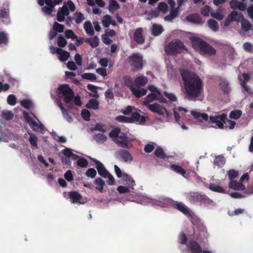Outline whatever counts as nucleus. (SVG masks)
I'll return each mask as SVG.
<instances>
[{
	"instance_id": "nucleus-5",
	"label": "nucleus",
	"mask_w": 253,
	"mask_h": 253,
	"mask_svg": "<svg viewBox=\"0 0 253 253\" xmlns=\"http://www.w3.org/2000/svg\"><path fill=\"white\" fill-rule=\"evenodd\" d=\"M76 9L75 4L71 0H68L64 2L63 6L59 8L57 13V19L59 22L65 20V17L69 14L70 11H74Z\"/></svg>"
},
{
	"instance_id": "nucleus-24",
	"label": "nucleus",
	"mask_w": 253,
	"mask_h": 253,
	"mask_svg": "<svg viewBox=\"0 0 253 253\" xmlns=\"http://www.w3.org/2000/svg\"><path fill=\"white\" fill-rule=\"evenodd\" d=\"M171 202V199L169 198H165L164 197L159 198L158 200H153L151 202L154 205L160 206L161 207H165L168 206Z\"/></svg>"
},
{
	"instance_id": "nucleus-41",
	"label": "nucleus",
	"mask_w": 253,
	"mask_h": 253,
	"mask_svg": "<svg viewBox=\"0 0 253 253\" xmlns=\"http://www.w3.org/2000/svg\"><path fill=\"white\" fill-rule=\"evenodd\" d=\"M112 23V17L109 15L106 14L104 15L102 19V23L103 26L107 28L109 27Z\"/></svg>"
},
{
	"instance_id": "nucleus-55",
	"label": "nucleus",
	"mask_w": 253,
	"mask_h": 253,
	"mask_svg": "<svg viewBox=\"0 0 253 253\" xmlns=\"http://www.w3.org/2000/svg\"><path fill=\"white\" fill-rule=\"evenodd\" d=\"M211 8L208 5L205 6L203 8H201V14L206 17H208L211 14Z\"/></svg>"
},
{
	"instance_id": "nucleus-60",
	"label": "nucleus",
	"mask_w": 253,
	"mask_h": 253,
	"mask_svg": "<svg viewBox=\"0 0 253 253\" xmlns=\"http://www.w3.org/2000/svg\"><path fill=\"white\" fill-rule=\"evenodd\" d=\"M65 35L66 38L75 40L77 39V37L75 35L73 31L71 30H68L65 32Z\"/></svg>"
},
{
	"instance_id": "nucleus-30",
	"label": "nucleus",
	"mask_w": 253,
	"mask_h": 253,
	"mask_svg": "<svg viewBox=\"0 0 253 253\" xmlns=\"http://www.w3.org/2000/svg\"><path fill=\"white\" fill-rule=\"evenodd\" d=\"M58 58L62 62H65L68 60L70 55V53L62 49H58Z\"/></svg>"
},
{
	"instance_id": "nucleus-52",
	"label": "nucleus",
	"mask_w": 253,
	"mask_h": 253,
	"mask_svg": "<svg viewBox=\"0 0 253 253\" xmlns=\"http://www.w3.org/2000/svg\"><path fill=\"white\" fill-rule=\"evenodd\" d=\"M20 104L23 107L28 109L32 108L34 106L33 102L29 99L23 100L21 101Z\"/></svg>"
},
{
	"instance_id": "nucleus-16",
	"label": "nucleus",
	"mask_w": 253,
	"mask_h": 253,
	"mask_svg": "<svg viewBox=\"0 0 253 253\" xmlns=\"http://www.w3.org/2000/svg\"><path fill=\"white\" fill-rule=\"evenodd\" d=\"M115 156L117 158H120L125 162H130L132 160L131 155L126 150H118L116 152Z\"/></svg>"
},
{
	"instance_id": "nucleus-20",
	"label": "nucleus",
	"mask_w": 253,
	"mask_h": 253,
	"mask_svg": "<svg viewBox=\"0 0 253 253\" xmlns=\"http://www.w3.org/2000/svg\"><path fill=\"white\" fill-rule=\"evenodd\" d=\"M230 6L233 9H239L242 11H244L247 8L246 4L237 0H232L230 2Z\"/></svg>"
},
{
	"instance_id": "nucleus-29",
	"label": "nucleus",
	"mask_w": 253,
	"mask_h": 253,
	"mask_svg": "<svg viewBox=\"0 0 253 253\" xmlns=\"http://www.w3.org/2000/svg\"><path fill=\"white\" fill-rule=\"evenodd\" d=\"M225 12L224 9H218L215 12L211 13V15L213 18H214L218 20H222L225 15Z\"/></svg>"
},
{
	"instance_id": "nucleus-9",
	"label": "nucleus",
	"mask_w": 253,
	"mask_h": 253,
	"mask_svg": "<svg viewBox=\"0 0 253 253\" xmlns=\"http://www.w3.org/2000/svg\"><path fill=\"white\" fill-rule=\"evenodd\" d=\"M183 49L186 48L183 43L177 40L172 41L166 48V52L169 54H175L180 53Z\"/></svg>"
},
{
	"instance_id": "nucleus-38",
	"label": "nucleus",
	"mask_w": 253,
	"mask_h": 253,
	"mask_svg": "<svg viewBox=\"0 0 253 253\" xmlns=\"http://www.w3.org/2000/svg\"><path fill=\"white\" fill-rule=\"evenodd\" d=\"M189 247L191 249V251L195 253H200L202 252V249L200 246L195 242H190Z\"/></svg>"
},
{
	"instance_id": "nucleus-40",
	"label": "nucleus",
	"mask_w": 253,
	"mask_h": 253,
	"mask_svg": "<svg viewBox=\"0 0 253 253\" xmlns=\"http://www.w3.org/2000/svg\"><path fill=\"white\" fill-rule=\"evenodd\" d=\"M84 28L86 33L90 35L94 34V30L91 25V23L89 21H86L84 23Z\"/></svg>"
},
{
	"instance_id": "nucleus-45",
	"label": "nucleus",
	"mask_w": 253,
	"mask_h": 253,
	"mask_svg": "<svg viewBox=\"0 0 253 253\" xmlns=\"http://www.w3.org/2000/svg\"><path fill=\"white\" fill-rule=\"evenodd\" d=\"M29 135H30L29 142L30 144L34 148H38V137L35 134L33 133H29Z\"/></svg>"
},
{
	"instance_id": "nucleus-12",
	"label": "nucleus",
	"mask_w": 253,
	"mask_h": 253,
	"mask_svg": "<svg viewBox=\"0 0 253 253\" xmlns=\"http://www.w3.org/2000/svg\"><path fill=\"white\" fill-rule=\"evenodd\" d=\"M151 111L157 113L159 115H164L166 114L167 117L169 116V114L167 109L158 103H155L150 105H148L147 107Z\"/></svg>"
},
{
	"instance_id": "nucleus-44",
	"label": "nucleus",
	"mask_w": 253,
	"mask_h": 253,
	"mask_svg": "<svg viewBox=\"0 0 253 253\" xmlns=\"http://www.w3.org/2000/svg\"><path fill=\"white\" fill-rule=\"evenodd\" d=\"M163 31V27L161 25L154 24L152 26V34L154 36L160 35Z\"/></svg>"
},
{
	"instance_id": "nucleus-31",
	"label": "nucleus",
	"mask_w": 253,
	"mask_h": 253,
	"mask_svg": "<svg viewBox=\"0 0 253 253\" xmlns=\"http://www.w3.org/2000/svg\"><path fill=\"white\" fill-rule=\"evenodd\" d=\"M175 207L177 209L185 215H190V211L187 207L183 203L176 202Z\"/></svg>"
},
{
	"instance_id": "nucleus-53",
	"label": "nucleus",
	"mask_w": 253,
	"mask_h": 253,
	"mask_svg": "<svg viewBox=\"0 0 253 253\" xmlns=\"http://www.w3.org/2000/svg\"><path fill=\"white\" fill-rule=\"evenodd\" d=\"M84 79L93 81L96 80V75L93 73H84L82 75Z\"/></svg>"
},
{
	"instance_id": "nucleus-22",
	"label": "nucleus",
	"mask_w": 253,
	"mask_h": 253,
	"mask_svg": "<svg viewBox=\"0 0 253 253\" xmlns=\"http://www.w3.org/2000/svg\"><path fill=\"white\" fill-rule=\"evenodd\" d=\"M57 104L62 111L64 118L68 122L71 123L73 121L72 117L69 114L67 110L64 108L62 103L59 99L56 100Z\"/></svg>"
},
{
	"instance_id": "nucleus-58",
	"label": "nucleus",
	"mask_w": 253,
	"mask_h": 253,
	"mask_svg": "<svg viewBox=\"0 0 253 253\" xmlns=\"http://www.w3.org/2000/svg\"><path fill=\"white\" fill-rule=\"evenodd\" d=\"M158 10L166 13L168 11V5L165 2H161L158 5Z\"/></svg>"
},
{
	"instance_id": "nucleus-7",
	"label": "nucleus",
	"mask_w": 253,
	"mask_h": 253,
	"mask_svg": "<svg viewBox=\"0 0 253 253\" xmlns=\"http://www.w3.org/2000/svg\"><path fill=\"white\" fill-rule=\"evenodd\" d=\"M149 90L151 92L143 100V105L148 107V105H151L150 103L156 100L160 99L161 92L154 85H149Z\"/></svg>"
},
{
	"instance_id": "nucleus-35",
	"label": "nucleus",
	"mask_w": 253,
	"mask_h": 253,
	"mask_svg": "<svg viewBox=\"0 0 253 253\" xmlns=\"http://www.w3.org/2000/svg\"><path fill=\"white\" fill-rule=\"evenodd\" d=\"M243 77L244 80L242 81L241 85L246 92L250 93V88L246 85V83L249 81L250 76L248 74L244 73Z\"/></svg>"
},
{
	"instance_id": "nucleus-18",
	"label": "nucleus",
	"mask_w": 253,
	"mask_h": 253,
	"mask_svg": "<svg viewBox=\"0 0 253 253\" xmlns=\"http://www.w3.org/2000/svg\"><path fill=\"white\" fill-rule=\"evenodd\" d=\"M134 41L139 44H142L144 42V37L143 34V29L142 28L137 29L133 34Z\"/></svg>"
},
{
	"instance_id": "nucleus-28",
	"label": "nucleus",
	"mask_w": 253,
	"mask_h": 253,
	"mask_svg": "<svg viewBox=\"0 0 253 253\" xmlns=\"http://www.w3.org/2000/svg\"><path fill=\"white\" fill-rule=\"evenodd\" d=\"M131 123H139L142 124L145 122L144 117L138 113H133L130 117Z\"/></svg>"
},
{
	"instance_id": "nucleus-11",
	"label": "nucleus",
	"mask_w": 253,
	"mask_h": 253,
	"mask_svg": "<svg viewBox=\"0 0 253 253\" xmlns=\"http://www.w3.org/2000/svg\"><path fill=\"white\" fill-rule=\"evenodd\" d=\"M226 115L222 114L220 115L211 116L209 117V123L215 124L219 128H223L225 124Z\"/></svg>"
},
{
	"instance_id": "nucleus-57",
	"label": "nucleus",
	"mask_w": 253,
	"mask_h": 253,
	"mask_svg": "<svg viewBox=\"0 0 253 253\" xmlns=\"http://www.w3.org/2000/svg\"><path fill=\"white\" fill-rule=\"evenodd\" d=\"M171 168L175 171L181 174L182 175H184L186 173L185 170L179 166L172 165H171Z\"/></svg>"
},
{
	"instance_id": "nucleus-49",
	"label": "nucleus",
	"mask_w": 253,
	"mask_h": 253,
	"mask_svg": "<svg viewBox=\"0 0 253 253\" xmlns=\"http://www.w3.org/2000/svg\"><path fill=\"white\" fill-rule=\"evenodd\" d=\"M225 163V160L222 156H218L214 160V164L219 167H222Z\"/></svg>"
},
{
	"instance_id": "nucleus-27",
	"label": "nucleus",
	"mask_w": 253,
	"mask_h": 253,
	"mask_svg": "<svg viewBox=\"0 0 253 253\" xmlns=\"http://www.w3.org/2000/svg\"><path fill=\"white\" fill-rule=\"evenodd\" d=\"M189 199L192 203H195L198 202H201L204 199L203 195L196 193H190L189 194Z\"/></svg>"
},
{
	"instance_id": "nucleus-2",
	"label": "nucleus",
	"mask_w": 253,
	"mask_h": 253,
	"mask_svg": "<svg viewBox=\"0 0 253 253\" xmlns=\"http://www.w3.org/2000/svg\"><path fill=\"white\" fill-rule=\"evenodd\" d=\"M191 41L194 48L200 54L207 56L215 54L216 50L202 40L192 36L191 37Z\"/></svg>"
},
{
	"instance_id": "nucleus-48",
	"label": "nucleus",
	"mask_w": 253,
	"mask_h": 253,
	"mask_svg": "<svg viewBox=\"0 0 253 253\" xmlns=\"http://www.w3.org/2000/svg\"><path fill=\"white\" fill-rule=\"evenodd\" d=\"M94 140L98 143H103L106 141L107 137L103 133H97L94 135Z\"/></svg>"
},
{
	"instance_id": "nucleus-1",
	"label": "nucleus",
	"mask_w": 253,
	"mask_h": 253,
	"mask_svg": "<svg viewBox=\"0 0 253 253\" xmlns=\"http://www.w3.org/2000/svg\"><path fill=\"white\" fill-rule=\"evenodd\" d=\"M180 73L186 97L190 100L198 97L202 90V82L200 78L194 73L185 69L181 70Z\"/></svg>"
},
{
	"instance_id": "nucleus-42",
	"label": "nucleus",
	"mask_w": 253,
	"mask_h": 253,
	"mask_svg": "<svg viewBox=\"0 0 253 253\" xmlns=\"http://www.w3.org/2000/svg\"><path fill=\"white\" fill-rule=\"evenodd\" d=\"M86 41L88 42L90 46L92 47H96L97 46L99 42V38L96 36L87 39Z\"/></svg>"
},
{
	"instance_id": "nucleus-25",
	"label": "nucleus",
	"mask_w": 253,
	"mask_h": 253,
	"mask_svg": "<svg viewBox=\"0 0 253 253\" xmlns=\"http://www.w3.org/2000/svg\"><path fill=\"white\" fill-rule=\"evenodd\" d=\"M186 20L190 22L195 24H202V21L201 16L197 14H193L186 17Z\"/></svg>"
},
{
	"instance_id": "nucleus-51",
	"label": "nucleus",
	"mask_w": 253,
	"mask_h": 253,
	"mask_svg": "<svg viewBox=\"0 0 253 253\" xmlns=\"http://www.w3.org/2000/svg\"><path fill=\"white\" fill-rule=\"evenodd\" d=\"M209 189L213 191L219 192V193H224L225 191L223 188L218 185H216L214 184H211L209 185Z\"/></svg>"
},
{
	"instance_id": "nucleus-39",
	"label": "nucleus",
	"mask_w": 253,
	"mask_h": 253,
	"mask_svg": "<svg viewBox=\"0 0 253 253\" xmlns=\"http://www.w3.org/2000/svg\"><path fill=\"white\" fill-rule=\"evenodd\" d=\"M87 87L91 92V93H89L90 96H92L95 98H97L99 97V94L98 93V92L97 91V86L91 84H89L87 85Z\"/></svg>"
},
{
	"instance_id": "nucleus-36",
	"label": "nucleus",
	"mask_w": 253,
	"mask_h": 253,
	"mask_svg": "<svg viewBox=\"0 0 253 253\" xmlns=\"http://www.w3.org/2000/svg\"><path fill=\"white\" fill-rule=\"evenodd\" d=\"M94 184L96 185V189L98 190L100 192H103V188L105 185V183L104 180L100 178H97L94 180Z\"/></svg>"
},
{
	"instance_id": "nucleus-32",
	"label": "nucleus",
	"mask_w": 253,
	"mask_h": 253,
	"mask_svg": "<svg viewBox=\"0 0 253 253\" xmlns=\"http://www.w3.org/2000/svg\"><path fill=\"white\" fill-rule=\"evenodd\" d=\"M241 28L244 32H248L249 30H253L251 23L245 19H243L241 20Z\"/></svg>"
},
{
	"instance_id": "nucleus-63",
	"label": "nucleus",
	"mask_w": 253,
	"mask_h": 253,
	"mask_svg": "<svg viewBox=\"0 0 253 253\" xmlns=\"http://www.w3.org/2000/svg\"><path fill=\"white\" fill-rule=\"evenodd\" d=\"M74 19L77 23H80L84 19V17L82 13H76L75 14Z\"/></svg>"
},
{
	"instance_id": "nucleus-46",
	"label": "nucleus",
	"mask_w": 253,
	"mask_h": 253,
	"mask_svg": "<svg viewBox=\"0 0 253 253\" xmlns=\"http://www.w3.org/2000/svg\"><path fill=\"white\" fill-rule=\"evenodd\" d=\"M220 86L221 89L224 93H228L230 91V87L226 80H221L220 83Z\"/></svg>"
},
{
	"instance_id": "nucleus-37",
	"label": "nucleus",
	"mask_w": 253,
	"mask_h": 253,
	"mask_svg": "<svg viewBox=\"0 0 253 253\" xmlns=\"http://www.w3.org/2000/svg\"><path fill=\"white\" fill-rule=\"evenodd\" d=\"M208 27L213 32L218 30L219 25L218 23L214 20L211 19L207 21Z\"/></svg>"
},
{
	"instance_id": "nucleus-34",
	"label": "nucleus",
	"mask_w": 253,
	"mask_h": 253,
	"mask_svg": "<svg viewBox=\"0 0 253 253\" xmlns=\"http://www.w3.org/2000/svg\"><path fill=\"white\" fill-rule=\"evenodd\" d=\"M148 82V79L146 77L141 76L137 77L134 80V84L138 86H143Z\"/></svg>"
},
{
	"instance_id": "nucleus-3",
	"label": "nucleus",
	"mask_w": 253,
	"mask_h": 253,
	"mask_svg": "<svg viewBox=\"0 0 253 253\" xmlns=\"http://www.w3.org/2000/svg\"><path fill=\"white\" fill-rule=\"evenodd\" d=\"M110 137L120 147L130 148L132 147V139L128 137L126 134L121 132L119 128H115L109 133Z\"/></svg>"
},
{
	"instance_id": "nucleus-15",
	"label": "nucleus",
	"mask_w": 253,
	"mask_h": 253,
	"mask_svg": "<svg viewBox=\"0 0 253 253\" xmlns=\"http://www.w3.org/2000/svg\"><path fill=\"white\" fill-rule=\"evenodd\" d=\"M0 18L2 19V22L5 24H8L10 23V20L9 16V8L7 4H5L0 10Z\"/></svg>"
},
{
	"instance_id": "nucleus-64",
	"label": "nucleus",
	"mask_w": 253,
	"mask_h": 253,
	"mask_svg": "<svg viewBox=\"0 0 253 253\" xmlns=\"http://www.w3.org/2000/svg\"><path fill=\"white\" fill-rule=\"evenodd\" d=\"M85 174L87 177L93 178L95 177L96 171L94 169L90 168L86 171Z\"/></svg>"
},
{
	"instance_id": "nucleus-62",
	"label": "nucleus",
	"mask_w": 253,
	"mask_h": 253,
	"mask_svg": "<svg viewBox=\"0 0 253 253\" xmlns=\"http://www.w3.org/2000/svg\"><path fill=\"white\" fill-rule=\"evenodd\" d=\"M155 154L157 157L161 158H165L166 156L164 154L163 149L160 147H158L155 150Z\"/></svg>"
},
{
	"instance_id": "nucleus-8",
	"label": "nucleus",
	"mask_w": 253,
	"mask_h": 253,
	"mask_svg": "<svg viewBox=\"0 0 253 253\" xmlns=\"http://www.w3.org/2000/svg\"><path fill=\"white\" fill-rule=\"evenodd\" d=\"M23 116L26 122L30 125L33 130H36L39 129L41 130L44 129L43 125L38 121L34 115H30L24 111L23 112Z\"/></svg>"
},
{
	"instance_id": "nucleus-19",
	"label": "nucleus",
	"mask_w": 253,
	"mask_h": 253,
	"mask_svg": "<svg viewBox=\"0 0 253 253\" xmlns=\"http://www.w3.org/2000/svg\"><path fill=\"white\" fill-rule=\"evenodd\" d=\"M123 183L127 185L128 186L130 187V189L132 190L134 189V186L135 185V181L132 177L126 173L123 174Z\"/></svg>"
},
{
	"instance_id": "nucleus-13",
	"label": "nucleus",
	"mask_w": 253,
	"mask_h": 253,
	"mask_svg": "<svg viewBox=\"0 0 253 253\" xmlns=\"http://www.w3.org/2000/svg\"><path fill=\"white\" fill-rule=\"evenodd\" d=\"M38 3L41 6H43L44 3L49 6V7L44 6L42 8V11L46 14L50 15L54 9L55 6L53 0H37Z\"/></svg>"
},
{
	"instance_id": "nucleus-6",
	"label": "nucleus",
	"mask_w": 253,
	"mask_h": 253,
	"mask_svg": "<svg viewBox=\"0 0 253 253\" xmlns=\"http://www.w3.org/2000/svg\"><path fill=\"white\" fill-rule=\"evenodd\" d=\"M90 159L95 163L98 174L104 178H108V184L114 185L115 181L113 176L105 169L103 165L95 159L91 158Z\"/></svg>"
},
{
	"instance_id": "nucleus-43",
	"label": "nucleus",
	"mask_w": 253,
	"mask_h": 253,
	"mask_svg": "<svg viewBox=\"0 0 253 253\" xmlns=\"http://www.w3.org/2000/svg\"><path fill=\"white\" fill-rule=\"evenodd\" d=\"M86 107L88 108H91L94 110L97 109L99 107V102L96 99H91L86 104Z\"/></svg>"
},
{
	"instance_id": "nucleus-61",
	"label": "nucleus",
	"mask_w": 253,
	"mask_h": 253,
	"mask_svg": "<svg viewBox=\"0 0 253 253\" xmlns=\"http://www.w3.org/2000/svg\"><path fill=\"white\" fill-rule=\"evenodd\" d=\"M77 165L82 168H85L88 165V162L85 158H81L78 160Z\"/></svg>"
},
{
	"instance_id": "nucleus-17",
	"label": "nucleus",
	"mask_w": 253,
	"mask_h": 253,
	"mask_svg": "<svg viewBox=\"0 0 253 253\" xmlns=\"http://www.w3.org/2000/svg\"><path fill=\"white\" fill-rule=\"evenodd\" d=\"M191 114L195 119L198 120L201 123L208 121L210 117L208 114L200 113L196 110H192Z\"/></svg>"
},
{
	"instance_id": "nucleus-10",
	"label": "nucleus",
	"mask_w": 253,
	"mask_h": 253,
	"mask_svg": "<svg viewBox=\"0 0 253 253\" xmlns=\"http://www.w3.org/2000/svg\"><path fill=\"white\" fill-rule=\"evenodd\" d=\"M249 178L248 173L244 174L238 182L235 180L231 181L229 183V187L235 190H244L246 188L245 185L242 183L244 180L248 181Z\"/></svg>"
},
{
	"instance_id": "nucleus-47",
	"label": "nucleus",
	"mask_w": 253,
	"mask_h": 253,
	"mask_svg": "<svg viewBox=\"0 0 253 253\" xmlns=\"http://www.w3.org/2000/svg\"><path fill=\"white\" fill-rule=\"evenodd\" d=\"M229 15L233 21H239L244 19L241 13L236 11H233Z\"/></svg>"
},
{
	"instance_id": "nucleus-14",
	"label": "nucleus",
	"mask_w": 253,
	"mask_h": 253,
	"mask_svg": "<svg viewBox=\"0 0 253 253\" xmlns=\"http://www.w3.org/2000/svg\"><path fill=\"white\" fill-rule=\"evenodd\" d=\"M142 56L138 54L134 53L131 56H129L128 59L131 65L135 69H141L142 67Z\"/></svg>"
},
{
	"instance_id": "nucleus-56",
	"label": "nucleus",
	"mask_w": 253,
	"mask_h": 253,
	"mask_svg": "<svg viewBox=\"0 0 253 253\" xmlns=\"http://www.w3.org/2000/svg\"><path fill=\"white\" fill-rule=\"evenodd\" d=\"M8 42V38L4 32H0V45H6Z\"/></svg>"
},
{
	"instance_id": "nucleus-26",
	"label": "nucleus",
	"mask_w": 253,
	"mask_h": 253,
	"mask_svg": "<svg viewBox=\"0 0 253 253\" xmlns=\"http://www.w3.org/2000/svg\"><path fill=\"white\" fill-rule=\"evenodd\" d=\"M178 7H171L170 13L169 15L164 18L165 21H171L176 18L178 14Z\"/></svg>"
},
{
	"instance_id": "nucleus-4",
	"label": "nucleus",
	"mask_w": 253,
	"mask_h": 253,
	"mask_svg": "<svg viewBox=\"0 0 253 253\" xmlns=\"http://www.w3.org/2000/svg\"><path fill=\"white\" fill-rule=\"evenodd\" d=\"M57 93L58 97L64 99L67 107L72 109L73 105L71 102L74 97V92L69 86L66 84L60 85L58 88Z\"/></svg>"
},
{
	"instance_id": "nucleus-54",
	"label": "nucleus",
	"mask_w": 253,
	"mask_h": 253,
	"mask_svg": "<svg viewBox=\"0 0 253 253\" xmlns=\"http://www.w3.org/2000/svg\"><path fill=\"white\" fill-rule=\"evenodd\" d=\"M2 117L5 120H9L13 118V114L10 111L6 110L2 112Z\"/></svg>"
},
{
	"instance_id": "nucleus-50",
	"label": "nucleus",
	"mask_w": 253,
	"mask_h": 253,
	"mask_svg": "<svg viewBox=\"0 0 253 253\" xmlns=\"http://www.w3.org/2000/svg\"><path fill=\"white\" fill-rule=\"evenodd\" d=\"M242 111L239 110H236L234 111H232L230 112L229 114V118L230 119L237 120L240 118L242 115Z\"/></svg>"
},
{
	"instance_id": "nucleus-21",
	"label": "nucleus",
	"mask_w": 253,
	"mask_h": 253,
	"mask_svg": "<svg viewBox=\"0 0 253 253\" xmlns=\"http://www.w3.org/2000/svg\"><path fill=\"white\" fill-rule=\"evenodd\" d=\"M69 197L72 203H79L83 204L84 203L82 201V196L76 192H71L69 193Z\"/></svg>"
},
{
	"instance_id": "nucleus-23",
	"label": "nucleus",
	"mask_w": 253,
	"mask_h": 253,
	"mask_svg": "<svg viewBox=\"0 0 253 253\" xmlns=\"http://www.w3.org/2000/svg\"><path fill=\"white\" fill-rule=\"evenodd\" d=\"M130 90L132 92L133 94L138 98L145 95L147 92V89L145 88H139L138 87L136 88L132 86L130 87Z\"/></svg>"
},
{
	"instance_id": "nucleus-59",
	"label": "nucleus",
	"mask_w": 253,
	"mask_h": 253,
	"mask_svg": "<svg viewBox=\"0 0 253 253\" xmlns=\"http://www.w3.org/2000/svg\"><path fill=\"white\" fill-rule=\"evenodd\" d=\"M228 174L229 179L231 180V181H233V179L237 177L239 175L238 171H236L234 169H230L228 171Z\"/></svg>"
},
{
	"instance_id": "nucleus-33",
	"label": "nucleus",
	"mask_w": 253,
	"mask_h": 253,
	"mask_svg": "<svg viewBox=\"0 0 253 253\" xmlns=\"http://www.w3.org/2000/svg\"><path fill=\"white\" fill-rule=\"evenodd\" d=\"M120 7L119 4L116 0H110L108 5V10L110 12L113 13Z\"/></svg>"
}]
</instances>
